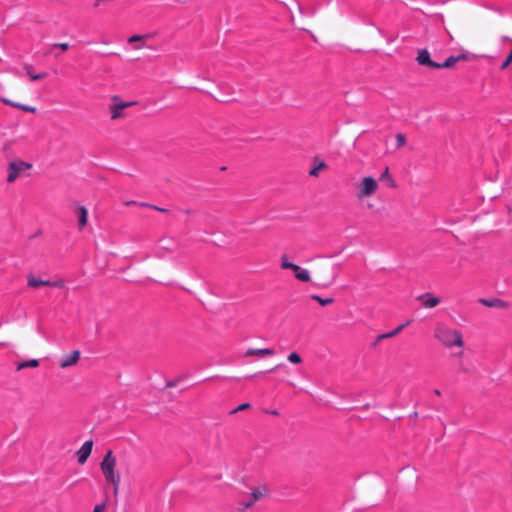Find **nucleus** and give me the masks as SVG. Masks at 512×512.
<instances>
[{
  "instance_id": "obj_1",
  "label": "nucleus",
  "mask_w": 512,
  "mask_h": 512,
  "mask_svg": "<svg viewBox=\"0 0 512 512\" xmlns=\"http://www.w3.org/2000/svg\"><path fill=\"white\" fill-rule=\"evenodd\" d=\"M117 460L111 450L103 457L100 463L101 472L107 484L113 486L114 494L117 495L121 481L120 474L116 471Z\"/></svg>"
},
{
  "instance_id": "obj_2",
  "label": "nucleus",
  "mask_w": 512,
  "mask_h": 512,
  "mask_svg": "<svg viewBox=\"0 0 512 512\" xmlns=\"http://www.w3.org/2000/svg\"><path fill=\"white\" fill-rule=\"evenodd\" d=\"M434 337L445 347H462L464 345L462 334L459 330L451 329L444 324H438L434 330Z\"/></svg>"
},
{
  "instance_id": "obj_3",
  "label": "nucleus",
  "mask_w": 512,
  "mask_h": 512,
  "mask_svg": "<svg viewBox=\"0 0 512 512\" xmlns=\"http://www.w3.org/2000/svg\"><path fill=\"white\" fill-rule=\"evenodd\" d=\"M32 164L22 161L14 160L8 164L7 167V182L14 183L18 178L29 176V170Z\"/></svg>"
},
{
  "instance_id": "obj_4",
  "label": "nucleus",
  "mask_w": 512,
  "mask_h": 512,
  "mask_svg": "<svg viewBox=\"0 0 512 512\" xmlns=\"http://www.w3.org/2000/svg\"><path fill=\"white\" fill-rule=\"evenodd\" d=\"M378 187V182L373 177H364L355 186V196L358 200L370 197L376 193Z\"/></svg>"
},
{
  "instance_id": "obj_5",
  "label": "nucleus",
  "mask_w": 512,
  "mask_h": 512,
  "mask_svg": "<svg viewBox=\"0 0 512 512\" xmlns=\"http://www.w3.org/2000/svg\"><path fill=\"white\" fill-rule=\"evenodd\" d=\"M111 101H112V104L109 105V112H110L111 120L125 118L126 114H125L124 110L126 108L131 107L136 104L133 101H131V102L122 101L119 96H113L111 98Z\"/></svg>"
},
{
  "instance_id": "obj_6",
  "label": "nucleus",
  "mask_w": 512,
  "mask_h": 512,
  "mask_svg": "<svg viewBox=\"0 0 512 512\" xmlns=\"http://www.w3.org/2000/svg\"><path fill=\"white\" fill-rule=\"evenodd\" d=\"M416 62L418 65L427 67L429 69H439V63L431 59L430 53L427 49L418 50Z\"/></svg>"
},
{
  "instance_id": "obj_7",
  "label": "nucleus",
  "mask_w": 512,
  "mask_h": 512,
  "mask_svg": "<svg viewBox=\"0 0 512 512\" xmlns=\"http://www.w3.org/2000/svg\"><path fill=\"white\" fill-rule=\"evenodd\" d=\"M174 250V241L170 239H161L154 251V255L158 258H163L167 254L171 253Z\"/></svg>"
},
{
  "instance_id": "obj_8",
  "label": "nucleus",
  "mask_w": 512,
  "mask_h": 512,
  "mask_svg": "<svg viewBox=\"0 0 512 512\" xmlns=\"http://www.w3.org/2000/svg\"><path fill=\"white\" fill-rule=\"evenodd\" d=\"M255 502L256 489H252L248 498L238 500L236 510L238 512H247L248 510L253 509Z\"/></svg>"
},
{
  "instance_id": "obj_9",
  "label": "nucleus",
  "mask_w": 512,
  "mask_h": 512,
  "mask_svg": "<svg viewBox=\"0 0 512 512\" xmlns=\"http://www.w3.org/2000/svg\"><path fill=\"white\" fill-rule=\"evenodd\" d=\"M93 447V441L88 440L83 443L80 449L77 451V460L79 464H84L89 458Z\"/></svg>"
},
{
  "instance_id": "obj_10",
  "label": "nucleus",
  "mask_w": 512,
  "mask_h": 512,
  "mask_svg": "<svg viewBox=\"0 0 512 512\" xmlns=\"http://www.w3.org/2000/svg\"><path fill=\"white\" fill-rule=\"evenodd\" d=\"M79 359L80 352L78 350H75L72 351L70 354L63 356L59 361V365L62 369H66L77 364Z\"/></svg>"
},
{
  "instance_id": "obj_11",
  "label": "nucleus",
  "mask_w": 512,
  "mask_h": 512,
  "mask_svg": "<svg viewBox=\"0 0 512 512\" xmlns=\"http://www.w3.org/2000/svg\"><path fill=\"white\" fill-rule=\"evenodd\" d=\"M417 300L422 303V305L426 308H433L436 307L440 302L441 299L437 296H433L431 293H424L417 297Z\"/></svg>"
},
{
  "instance_id": "obj_12",
  "label": "nucleus",
  "mask_w": 512,
  "mask_h": 512,
  "mask_svg": "<svg viewBox=\"0 0 512 512\" xmlns=\"http://www.w3.org/2000/svg\"><path fill=\"white\" fill-rule=\"evenodd\" d=\"M313 164L314 166L309 171V176L317 178L319 176L320 171L327 169V164L325 161L320 160L318 156H315L313 158Z\"/></svg>"
},
{
  "instance_id": "obj_13",
  "label": "nucleus",
  "mask_w": 512,
  "mask_h": 512,
  "mask_svg": "<svg viewBox=\"0 0 512 512\" xmlns=\"http://www.w3.org/2000/svg\"><path fill=\"white\" fill-rule=\"evenodd\" d=\"M151 37H152V34H142V35H140V34H135V35H132L131 37H129V38L127 39V42H128V43H138V44L134 47V49H136V50H140V49H142V48H144V47H147L144 41H145L146 39L151 38Z\"/></svg>"
},
{
  "instance_id": "obj_14",
  "label": "nucleus",
  "mask_w": 512,
  "mask_h": 512,
  "mask_svg": "<svg viewBox=\"0 0 512 512\" xmlns=\"http://www.w3.org/2000/svg\"><path fill=\"white\" fill-rule=\"evenodd\" d=\"M479 302L486 307H495V308H501V309H505L508 307V303L499 298H490V299L481 298V299H479Z\"/></svg>"
},
{
  "instance_id": "obj_15",
  "label": "nucleus",
  "mask_w": 512,
  "mask_h": 512,
  "mask_svg": "<svg viewBox=\"0 0 512 512\" xmlns=\"http://www.w3.org/2000/svg\"><path fill=\"white\" fill-rule=\"evenodd\" d=\"M77 215H78V228L82 229L86 226V224L88 222V211L84 206H78Z\"/></svg>"
},
{
  "instance_id": "obj_16",
  "label": "nucleus",
  "mask_w": 512,
  "mask_h": 512,
  "mask_svg": "<svg viewBox=\"0 0 512 512\" xmlns=\"http://www.w3.org/2000/svg\"><path fill=\"white\" fill-rule=\"evenodd\" d=\"M298 270H292L294 272V276L297 280L302 282H309L311 277L307 270L302 269L299 265H297Z\"/></svg>"
},
{
  "instance_id": "obj_17",
  "label": "nucleus",
  "mask_w": 512,
  "mask_h": 512,
  "mask_svg": "<svg viewBox=\"0 0 512 512\" xmlns=\"http://www.w3.org/2000/svg\"><path fill=\"white\" fill-rule=\"evenodd\" d=\"M24 70L32 81L41 80V79L45 78L47 75L45 72L37 73V74L33 73L31 65H26L24 67Z\"/></svg>"
},
{
  "instance_id": "obj_18",
  "label": "nucleus",
  "mask_w": 512,
  "mask_h": 512,
  "mask_svg": "<svg viewBox=\"0 0 512 512\" xmlns=\"http://www.w3.org/2000/svg\"><path fill=\"white\" fill-rule=\"evenodd\" d=\"M38 366H39V361L37 359H30V360L18 363L17 370H23L25 368H35Z\"/></svg>"
},
{
  "instance_id": "obj_19",
  "label": "nucleus",
  "mask_w": 512,
  "mask_h": 512,
  "mask_svg": "<svg viewBox=\"0 0 512 512\" xmlns=\"http://www.w3.org/2000/svg\"><path fill=\"white\" fill-rule=\"evenodd\" d=\"M280 266H281L282 269H285V270H287V269H289V270H298L297 265L292 263V262H290L288 260V256L286 254H283L281 256V264H280Z\"/></svg>"
},
{
  "instance_id": "obj_20",
  "label": "nucleus",
  "mask_w": 512,
  "mask_h": 512,
  "mask_svg": "<svg viewBox=\"0 0 512 512\" xmlns=\"http://www.w3.org/2000/svg\"><path fill=\"white\" fill-rule=\"evenodd\" d=\"M27 284L32 288H39L42 286L43 280L31 274L27 278Z\"/></svg>"
},
{
  "instance_id": "obj_21",
  "label": "nucleus",
  "mask_w": 512,
  "mask_h": 512,
  "mask_svg": "<svg viewBox=\"0 0 512 512\" xmlns=\"http://www.w3.org/2000/svg\"><path fill=\"white\" fill-rule=\"evenodd\" d=\"M380 180H387L390 187L395 188L396 183L389 173V168L386 167L380 176Z\"/></svg>"
},
{
  "instance_id": "obj_22",
  "label": "nucleus",
  "mask_w": 512,
  "mask_h": 512,
  "mask_svg": "<svg viewBox=\"0 0 512 512\" xmlns=\"http://www.w3.org/2000/svg\"><path fill=\"white\" fill-rule=\"evenodd\" d=\"M457 63L456 56L448 57L443 63H439V69L441 68H452Z\"/></svg>"
},
{
  "instance_id": "obj_23",
  "label": "nucleus",
  "mask_w": 512,
  "mask_h": 512,
  "mask_svg": "<svg viewBox=\"0 0 512 512\" xmlns=\"http://www.w3.org/2000/svg\"><path fill=\"white\" fill-rule=\"evenodd\" d=\"M311 299L317 301L321 306H326V305L332 304L334 302L333 298H325V299H323V298H321L318 295H312Z\"/></svg>"
},
{
  "instance_id": "obj_24",
  "label": "nucleus",
  "mask_w": 512,
  "mask_h": 512,
  "mask_svg": "<svg viewBox=\"0 0 512 512\" xmlns=\"http://www.w3.org/2000/svg\"><path fill=\"white\" fill-rule=\"evenodd\" d=\"M270 492L271 490L267 485L258 486V500L262 497H268Z\"/></svg>"
},
{
  "instance_id": "obj_25",
  "label": "nucleus",
  "mask_w": 512,
  "mask_h": 512,
  "mask_svg": "<svg viewBox=\"0 0 512 512\" xmlns=\"http://www.w3.org/2000/svg\"><path fill=\"white\" fill-rule=\"evenodd\" d=\"M274 354H275V351L273 349H269V348L259 349L258 348V359L266 357V356H271Z\"/></svg>"
},
{
  "instance_id": "obj_26",
  "label": "nucleus",
  "mask_w": 512,
  "mask_h": 512,
  "mask_svg": "<svg viewBox=\"0 0 512 512\" xmlns=\"http://www.w3.org/2000/svg\"><path fill=\"white\" fill-rule=\"evenodd\" d=\"M456 57H457V62H459V61H468V60H472V59H476L477 58L476 55L469 54V53H462V54L457 55Z\"/></svg>"
},
{
  "instance_id": "obj_27",
  "label": "nucleus",
  "mask_w": 512,
  "mask_h": 512,
  "mask_svg": "<svg viewBox=\"0 0 512 512\" xmlns=\"http://www.w3.org/2000/svg\"><path fill=\"white\" fill-rule=\"evenodd\" d=\"M288 361H290L293 364H300L302 362V358L298 353L292 352L288 356Z\"/></svg>"
},
{
  "instance_id": "obj_28",
  "label": "nucleus",
  "mask_w": 512,
  "mask_h": 512,
  "mask_svg": "<svg viewBox=\"0 0 512 512\" xmlns=\"http://www.w3.org/2000/svg\"><path fill=\"white\" fill-rule=\"evenodd\" d=\"M410 324V321H407L401 325H399L398 327H396L394 330L390 331V336L391 337H395L397 336L405 327H407L408 325Z\"/></svg>"
},
{
  "instance_id": "obj_29",
  "label": "nucleus",
  "mask_w": 512,
  "mask_h": 512,
  "mask_svg": "<svg viewBox=\"0 0 512 512\" xmlns=\"http://www.w3.org/2000/svg\"><path fill=\"white\" fill-rule=\"evenodd\" d=\"M405 144H406V137H405V135L402 134V133H398L396 135V145H397V148H401Z\"/></svg>"
},
{
  "instance_id": "obj_30",
  "label": "nucleus",
  "mask_w": 512,
  "mask_h": 512,
  "mask_svg": "<svg viewBox=\"0 0 512 512\" xmlns=\"http://www.w3.org/2000/svg\"><path fill=\"white\" fill-rule=\"evenodd\" d=\"M250 407H251V405L249 403H243V404H240L239 406L235 407L234 409H232L229 412V414H235L237 412L243 411V410L248 409Z\"/></svg>"
},
{
  "instance_id": "obj_31",
  "label": "nucleus",
  "mask_w": 512,
  "mask_h": 512,
  "mask_svg": "<svg viewBox=\"0 0 512 512\" xmlns=\"http://www.w3.org/2000/svg\"><path fill=\"white\" fill-rule=\"evenodd\" d=\"M388 338H392V337L390 336V333H389V332L378 335V336L376 337V339H375L374 343H373V346L378 345V343H379L380 341H382V340H386V339H388Z\"/></svg>"
},
{
  "instance_id": "obj_32",
  "label": "nucleus",
  "mask_w": 512,
  "mask_h": 512,
  "mask_svg": "<svg viewBox=\"0 0 512 512\" xmlns=\"http://www.w3.org/2000/svg\"><path fill=\"white\" fill-rule=\"evenodd\" d=\"M512 62V58H511V53H509V55L507 56V58L504 60V62L502 63L500 69L501 70H505L506 68H508V66L511 64Z\"/></svg>"
},
{
  "instance_id": "obj_33",
  "label": "nucleus",
  "mask_w": 512,
  "mask_h": 512,
  "mask_svg": "<svg viewBox=\"0 0 512 512\" xmlns=\"http://www.w3.org/2000/svg\"><path fill=\"white\" fill-rule=\"evenodd\" d=\"M19 109H21V110H23V111H25V112H32V113H34V112L36 111V109H35L34 107H32V106H27V105H23V104H21V105L19 106Z\"/></svg>"
},
{
  "instance_id": "obj_34",
  "label": "nucleus",
  "mask_w": 512,
  "mask_h": 512,
  "mask_svg": "<svg viewBox=\"0 0 512 512\" xmlns=\"http://www.w3.org/2000/svg\"><path fill=\"white\" fill-rule=\"evenodd\" d=\"M54 47H59L61 48L63 51H66L69 49V44L68 43H55L53 44Z\"/></svg>"
},
{
  "instance_id": "obj_35",
  "label": "nucleus",
  "mask_w": 512,
  "mask_h": 512,
  "mask_svg": "<svg viewBox=\"0 0 512 512\" xmlns=\"http://www.w3.org/2000/svg\"><path fill=\"white\" fill-rule=\"evenodd\" d=\"M105 504H97L94 509H93V512H104L105 511Z\"/></svg>"
},
{
  "instance_id": "obj_36",
  "label": "nucleus",
  "mask_w": 512,
  "mask_h": 512,
  "mask_svg": "<svg viewBox=\"0 0 512 512\" xmlns=\"http://www.w3.org/2000/svg\"><path fill=\"white\" fill-rule=\"evenodd\" d=\"M65 285L63 280L53 281L52 287L63 288Z\"/></svg>"
},
{
  "instance_id": "obj_37",
  "label": "nucleus",
  "mask_w": 512,
  "mask_h": 512,
  "mask_svg": "<svg viewBox=\"0 0 512 512\" xmlns=\"http://www.w3.org/2000/svg\"><path fill=\"white\" fill-rule=\"evenodd\" d=\"M280 366H281V364H278V365H275L274 367H272V368H270L268 370L260 371L259 373H267V372H270V371H274V370L278 369Z\"/></svg>"
},
{
  "instance_id": "obj_38",
  "label": "nucleus",
  "mask_w": 512,
  "mask_h": 512,
  "mask_svg": "<svg viewBox=\"0 0 512 512\" xmlns=\"http://www.w3.org/2000/svg\"><path fill=\"white\" fill-rule=\"evenodd\" d=\"M53 281L43 280L42 286H52Z\"/></svg>"
},
{
  "instance_id": "obj_39",
  "label": "nucleus",
  "mask_w": 512,
  "mask_h": 512,
  "mask_svg": "<svg viewBox=\"0 0 512 512\" xmlns=\"http://www.w3.org/2000/svg\"><path fill=\"white\" fill-rule=\"evenodd\" d=\"M3 102H4L5 104L10 105V106H12V104H14V103H15V102L10 101V100H8V99H3Z\"/></svg>"
},
{
  "instance_id": "obj_40",
  "label": "nucleus",
  "mask_w": 512,
  "mask_h": 512,
  "mask_svg": "<svg viewBox=\"0 0 512 512\" xmlns=\"http://www.w3.org/2000/svg\"><path fill=\"white\" fill-rule=\"evenodd\" d=\"M265 413H269L272 415H278V411H276V410H272V411L265 410Z\"/></svg>"
},
{
  "instance_id": "obj_41",
  "label": "nucleus",
  "mask_w": 512,
  "mask_h": 512,
  "mask_svg": "<svg viewBox=\"0 0 512 512\" xmlns=\"http://www.w3.org/2000/svg\"><path fill=\"white\" fill-rule=\"evenodd\" d=\"M433 393H434L436 396H441V392H440V390H439V389H435V390L433 391Z\"/></svg>"
},
{
  "instance_id": "obj_42",
  "label": "nucleus",
  "mask_w": 512,
  "mask_h": 512,
  "mask_svg": "<svg viewBox=\"0 0 512 512\" xmlns=\"http://www.w3.org/2000/svg\"><path fill=\"white\" fill-rule=\"evenodd\" d=\"M268 229H270V226H264V227H262L261 231L264 232V231H267Z\"/></svg>"
},
{
  "instance_id": "obj_43",
  "label": "nucleus",
  "mask_w": 512,
  "mask_h": 512,
  "mask_svg": "<svg viewBox=\"0 0 512 512\" xmlns=\"http://www.w3.org/2000/svg\"><path fill=\"white\" fill-rule=\"evenodd\" d=\"M417 416H418V413H417L416 411H415V412H413V413L410 415V417H417Z\"/></svg>"
},
{
  "instance_id": "obj_44",
  "label": "nucleus",
  "mask_w": 512,
  "mask_h": 512,
  "mask_svg": "<svg viewBox=\"0 0 512 512\" xmlns=\"http://www.w3.org/2000/svg\"><path fill=\"white\" fill-rule=\"evenodd\" d=\"M20 105H21V104H19V103H14V104H12V106H13V107H16V108H19V106H20Z\"/></svg>"
},
{
  "instance_id": "obj_45",
  "label": "nucleus",
  "mask_w": 512,
  "mask_h": 512,
  "mask_svg": "<svg viewBox=\"0 0 512 512\" xmlns=\"http://www.w3.org/2000/svg\"><path fill=\"white\" fill-rule=\"evenodd\" d=\"M510 53H511V58H512V51Z\"/></svg>"
}]
</instances>
